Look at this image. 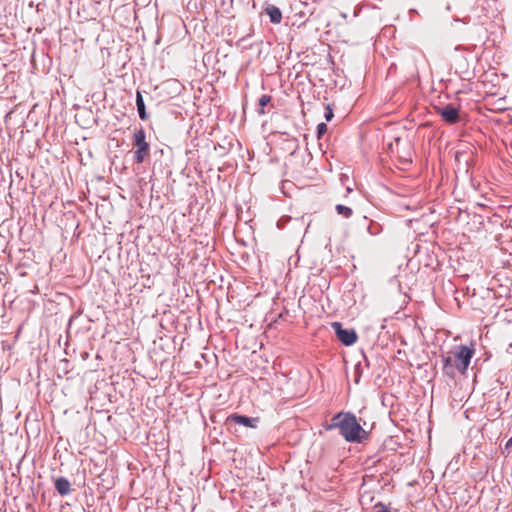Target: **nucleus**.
Returning <instances> with one entry per match:
<instances>
[{"instance_id":"obj_7","label":"nucleus","mask_w":512,"mask_h":512,"mask_svg":"<svg viewBox=\"0 0 512 512\" xmlns=\"http://www.w3.org/2000/svg\"><path fill=\"white\" fill-rule=\"evenodd\" d=\"M442 362H443V366H442L443 373L446 376L453 379L456 374L455 371L457 370L453 358L450 356H443Z\"/></svg>"},{"instance_id":"obj_11","label":"nucleus","mask_w":512,"mask_h":512,"mask_svg":"<svg viewBox=\"0 0 512 512\" xmlns=\"http://www.w3.org/2000/svg\"><path fill=\"white\" fill-rule=\"evenodd\" d=\"M345 415V412H339L335 414L331 420L330 423L326 424L324 427L327 431L338 429L340 430L341 427V420H343Z\"/></svg>"},{"instance_id":"obj_12","label":"nucleus","mask_w":512,"mask_h":512,"mask_svg":"<svg viewBox=\"0 0 512 512\" xmlns=\"http://www.w3.org/2000/svg\"><path fill=\"white\" fill-rule=\"evenodd\" d=\"M383 231V228L382 226L376 222V221H373L371 220L367 226V232L371 235V236H376V235H379L380 233H382Z\"/></svg>"},{"instance_id":"obj_14","label":"nucleus","mask_w":512,"mask_h":512,"mask_svg":"<svg viewBox=\"0 0 512 512\" xmlns=\"http://www.w3.org/2000/svg\"><path fill=\"white\" fill-rule=\"evenodd\" d=\"M271 101V96L263 94L258 101V105L260 106L259 113L264 114V107L268 105V103Z\"/></svg>"},{"instance_id":"obj_13","label":"nucleus","mask_w":512,"mask_h":512,"mask_svg":"<svg viewBox=\"0 0 512 512\" xmlns=\"http://www.w3.org/2000/svg\"><path fill=\"white\" fill-rule=\"evenodd\" d=\"M335 209L338 214L343 215L345 218H349L353 214V211L350 207L344 206L342 204L336 205Z\"/></svg>"},{"instance_id":"obj_17","label":"nucleus","mask_w":512,"mask_h":512,"mask_svg":"<svg viewBox=\"0 0 512 512\" xmlns=\"http://www.w3.org/2000/svg\"><path fill=\"white\" fill-rule=\"evenodd\" d=\"M506 98L503 97V98H499L497 101H496V105H497V108L498 110H506L507 108L504 106V102H505Z\"/></svg>"},{"instance_id":"obj_19","label":"nucleus","mask_w":512,"mask_h":512,"mask_svg":"<svg viewBox=\"0 0 512 512\" xmlns=\"http://www.w3.org/2000/svg\"><path fill=\"white\" fill-rule=\"evenodd\" d=\"M395 140H396V142H397V143H399V142H400V138H399V137H398V138H396Z\"/></svg>"},{"instance_id":"obj_4","label":"nucleus","mask_w":512,"mask_h":512,"mask_svg":"<svg viewBox=\"0 0 512 512\" xmlns=\"http://www.w3.org/2000/svg\"><path fill=\"white\" fill-rule=\"evenodd\" d=\"M331 326L342 344L350 346L357 341V334L354 329H345L340 322H333Z\"/></svg>"},{"instance_id":"obj_5","label":"nucleus","mask_w":512,"mask_h":512,"mask_svg":"<svg viewBox=\"0 0 512 512\" xmlns=\"http://www.w3.org/2000/svg\"><path fill=\"white\" fill-rule=\"evenodd\" d=\"M438 113L441 115L443 120L449 124H455L459 121V110L452 104L445 105L438 108Z\"/></svg>"},{"instance_id":"obj_3","label":"nucleus","mask_w":512,"mask_h":512,"mask_svg":"<svg viewBox=\"0 0 512 512\" xmlns=\"http://www.w3.org/2000/svg\"><path fill=\"white\" fill-rule=\"evenodd\" d=\"M473 354H474V350L469 348L468 346H466V345L459 346V349L455 353L453 360H454L456 369L461 374H464L467 371L470 361L473 357Z\"/></svg>"},{"instance_id":"obj_15","label":"nucleus","mask_w":512,"mask_h":512,"mask_svg":"<svg viewBox=\"0 0 512 512\" xmlns=\"http://www.w3.org/2000/svg\"><path fill=\"white\" fill-rule=\"evenodd\" d=\"M327 132V125L322 122L317 125V138L320 139Z\"/></svg>"},{"instance_id":"obj_16","label":"nucleus","mask_w":512,"mask_h":512,"mask_svg":"<svg viewBox=\"0 0 512 512\" xmlns=\"http://www.w3.org/2000/svg\"><path fill=\"white\" fill-rule=\"evenodd\" d=\"M333 116H334L333 110L329 106H327L325 114H324L326 121H331Z\"/></svg>"},{"instance_id":"obj_8","label":"nucleus","mask_w":512,"mask_h":512,"mask_svg":"<svg viewBox=\"0 0 512 512\" xmlns=\"http://www.w3.org/2000/svg\"><path fill=\"white\" fill-rule=\"evenodd\" d=\"M55 489L61 496H66L71 492V484L65 477H59L55 480Z\"/></svg>"},{"instance_id":"obj_10","label":"nucleus","mask_w":512,"mask_h":512,"mask_svg":"<svg viewBox=\"0 0 512 512\" xmlns=\"http://www.w3.org/2000/svg\"><path fill=\"white\" fill-rule=\"evenodd\" d=\"M136 107H137V111L139 114V118L141 120H147L148 114L146 112L144 99H143V96L140 91H137V93H136Z\"/></svg>"},{"instance_id":"obj_2","label":"nucleus","mask_w":512,"mask_h":512,"mask_svg":"<svg viewBox=\"0 0 512 512\" xmlns=\"http://www.w3.org/2000/svg\"><path fill=\"white\" fill-rule=\"evenodd\" d=\"M133 146L136 148L134 151V160L136 163H143L149 156L150 145L146 141V133L142 127L135 129L133 134Z\"/></svg>"},{"instance_id":"obj_9","label":"nucleus","mask_w":512,"mask_h":512,"mask_svg":"<svg viewBox=\"0 0 512 512\" xmlns=\"http://www.w3.org/2000/svg\"><path fill=\"white\" fill-rule=\"evenodd\" d=\"M267 15L270 17V21L274 24H279L282 20V13L280 9L274 5H269L265 9Z\"/></svg>"},{"instance_id":"obj_18","label":"nucleus","mask_w":512,"mask_h":512,"mask_svg":"<svg viewBox=\"0 0 512 512\" xmlns=\"http://www.w3.org/2000/svg\"><path fill=\"white\" fill-rule=\"evenodd\" d=\"M506 446H512V437L507 441Z\"/></svg>"},{"instance_id":"obj_1","label":"nucleus","mask_w":512,"mask_h":512,"mask_svg":"<svg viewBox=\"0 0 512 512\" xmlns=\"http://www.w3.org/2000/svg\"><path fill=\"white\" fill-rule=\"evenodd\" d=\"M339 433L347 442L351 443L362 442L368 436L356 416L351 412H345Z\"/></svg>"},{"instance_id":"obj_6","label":"nucleus","mask_w":512,"mask_h":512,"mask_svg":"<svg viewBox=\"0 0 512 512\" xmlns=\"http://www.w3.org/2000/svg\"><path fill=\"white\" fill-rule=\"evenodd\" d=\"M229 422L250 428H256L259 422L257 417H248L240 414H232L227 419Z\"/></svg>"}]
</instances>
